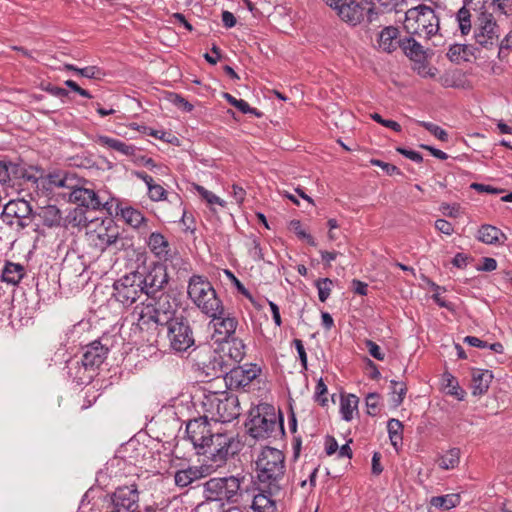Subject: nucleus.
<instances>
[{
  "mask_svg": "<svg viewBox=\"0 0 512 512\" xmlns=\"http://www.w3.org/2000/svg\"><path fill=\"white\" fill-rule=\"evenodd\" d=\"M196 365L206 376L218 378L224 376L230 389H245L260 374L256 364H246L230 368L223 356L210 346L200 347L196 353Z\"/></svg>",
  "mask_w": 512,
  "mask_h": 512,
  "instance_id": "obj_1",
  "label": "nucleus"
},
{
  "mask_svg": "<svg viewBox=\"0 0 512 512\" xmlns=\"http://www.w3.org/2000/svg\"><path fill=\"white\" fill-rule=\"evenodd\" d=\"M177 308L176 299L168 293L147 297L146 302L135 308L137 325L142 331L167 326L177 318Z\"/></svg>",
  "mask_w": 512,
  "mask_h": 512,
  "instance_id": "obj_2",
  "label": "nucleus"
},
{
  "mask_svg": "<svg viewBox=\"0 0 512 512\" xmlns=\"http://www.w3.org/2000/svg\"><path fill=\"white\" fill-rule=\"evenodd\" d=\"M257 477L261 485L267 489L268 494H278L285 479V456L282 451L265 447L256 460Z\"/></svg>",
  "mask_w": 512,
  "mask_h": 512,
  "instance_id": "obj_3",
  "label": "nucleus"
},
{
  "mask_svg": "<svg viewBox=\"0 0 512 512\" xmlns=\"http://www.w3.org/2000/svg\"><path fill=\"white\" fill-rule=\"evenodd\" d=\"M245 481L246 475L242 473L210 478L203 484L204 497L209 502H219L221 506L238 504L243 497Z\"/></svg>",
  "mask_w": 512,
  "mask_h": 512,
  "instance_id": "obj_4",
  "label": "nucleus"
},
{
  "mask_svg": "<svg viewBox=\"0 0 512 512\" xmlns=\"http://www.w3.org/2000/svg\"><path fill=\"white\" fill-rule=\"evenodd\" d=\"M187 294L205 316L215 317L221 312L223 302L207 277L192 275L188 281Z\"/></svg>",
  "mask_w": 512,
  "mask_h": 512,
  "instance_id": "obj_5",
  "label": "nucleus"
},
{
  "mask_svg": "<svg viewBox=\"0 0 512 512\" xmlns=\"http://www.w3.org/2000/svg\"><path fill=\"white\" fill-rule=\"evenodd\" d=\"M404 29L409 35L428 40L439 32L440 19L432 7L420 4L405 12Z\"/></svg>",
  "mask_w": 512,
  "mask_h": 512,
  "instance_id": "obj_6",
  "label": "nucleus"
},
{
  "mask_svg": "<svg viewBox=\"0 0 512 512\" xmlns=\"http://www.w3.org/2000/svg\"><path fill=\"white\" fill-rule=\"evenodd\" d=\"M108 352V347L99 340L86 345L81 360L69 367V373L73 376L74 381L79 385L89 383L93 379L96 369L107 358Z\"/></svg>",
  "mask_w": 512,
  "mask_h": 512,
  "instance_id": "obj_7",
  "label": "nucleus"
},
{
  "mask_svg": "<svg viewBox=\"0 0 512 512\" xmlns=\"http://www.w3.org/2000/svg\"><path fill=\"white\" fill-rule=\"evenodd\" d=\"M202 406L205 415L210 416L211 420L215 422L228 423L240 414L237 397L225 391L204 393Z\"/></svg>",
  "mask_w": 512,
  "mask_h": 512,
  "instance_id": "obj_8",
  "label": "nucleus"
},
{
  "mask_svg": "<svg viewBox=\"0 0 512 512\" xmlns=\"http://www.w3.org/2000/svg\"><path fill=\"white\" fill-rule=\"evenodd\" d=\"M242 443L232 433L216 431L199 455H205L215 467H221L240 452Z\"/></svg>",
  "mask_w": 512,
  "mask_h": 512,
  "instance_id": "obj_9",
  "label": "nucleus"
},
{
  "mask_svg": "<svg viewBox=\"0 0 512 512\" xmlns=\"http://www.w3.org/2000/svg\"><path fill=\"white\" fill-rule=\"evenodd\" d=\"M136 268L144 294L147 297H153L163 291L169 282L167 268L164 264L157 261H147V257L142 255L137 260L140 261Z\"/></svg>",
  "mask_w": 512,
  "mask_h": 512,
  "instance_id": "obj_10",
  "label": "nucleus"
},
{
  "mask_svg": "<svg viewBox=\"0 0 512 512\" xmlns=\"http://www.w3.org/2000/svg\"><path fill=\"white\" fill-rule=\"evenodd\" d=\"M280 425L273 406L269 404H261L252 409L246 423L249 435L255 439L269 438Z\"/></svg>",
  "mask_w": 512,
  "mask_h": 512,
  "instance_id": "obj_11",
  "label": "nucleus"
},
{
  "mask_svg": "<svg viewBox=\"0 0 512 512\" xmlns=\"http://www.w3.org/2000/svg\"><path fill=\"white\" fill-rule=\"evenodd\" d=\"M474 39L476 44L485 49L497 47L500 39V27L493 12L482 7L475 21Z\"/></svg>",
  "mask_w": 512,
  "mask_h": 512,
  "instance_id": "obj_12",
  "label": "nucleus"
},
{
  "mask_svg": "<svg viewBox=\"0 0 512 512\" xmlns=\"http://www.w3.org/2000/svg\"><path fill=\"white\" fill-rule=\"evenodd\" d=\"M167 327V338L170 348L178 353L186 352L195 343L193 330L189 320L180 314Z\"/></svg>",
  "mask_w": 512,
  "mask_h": 512,
  "instance_id": "obj_13",
  "label": "nucleus"
},
{
  "mask_svg": "<svg viewBox=\"0 0 512 512\" xmlns=\"http://www.w3.org/2000/svg\"><path fill=\"white\" fill-rule=\"evenodd\" d=\"M142 294H144L143 286L136 271L123 275L113 284V296L124 306H131Z\"/></svg>",
  "mask_w": 512,
  "mask_h": 512,
  "instance_id": "obj_14",
  "label": "nucleus"
},
{
  "mask_svg": "<svg viewBox=\"0 0 512 512\" xmlns=\"http://www.w3.org/2000/svg\"><path fill=\"white\" fill-rule=\"evenodd\" d=\"M69 200L89 210H109L111 196L106 191H95L85 187H74L69 194Z\"/></svg>",
  "mask_w": 512,
  "mask_h": 512,
  "instance_id": "obj_15",
  "label": "nucleus"
},
{
  "mask_svg": "<svg viewBox=\"0 0 512 512\" xmlns=\"http://www.w3.org/2000/svg\"><path fill=\"white\" fill-rule=\"evenodd\" d=\"M335 11L337 16L346 24L355 27L365 16V8L358 0H324Z\"/></svg>",
  "mask_w": 512,
  "mask_h": 512,
  "instance_id": "obj_16",
  "label": "nucleus"
},
{
  "mask_svg": "<svg viewBox=\"0 0 512 512\" xmlns=\"http://www.w3.org/2000/svg\"><path fill=\"white\" fill-rule=\"evenodd\" d=\"M32 215V207L30 203L24 199L9 201L3 208L1 219L7 225H17L25 228L29 225Z\"/></svg>",
  "mask_w": 512,
  "mask_h": 512,
  "instance_id": "obj_17",
  "label": "nucleus"
},
{
  "mask_svg": "<svg viewBox=\"0 0 512 512\" xmlns=\"http://www.w3.org/2000/svg\"><path fill=\"white\" fill-rule=\"evenodd\" d=\"M214 433L208 415L192 419L186 425L187 437L197 450V454H200Z\"/></svg>",
  "mask_w": 512,
  "mask_h": 512,
  "instance_id": "obj_18",
  "label": "nucleus"
},
{
  "mask_svg": "<svg viewBox=\"0 0 512 512\" xmlns=\"http://www.w3.org/2000/svg\"><path fill=\"white\" fill-rule=\"evenodd\" d=\"M112 508L116 512H137L139 492L136 485L118 487L111 495Z\"/></svg>",
  "mask_w": 512,
  "mask_h": 512,
  "instance_id": "obj_19",
  "label": "nucleus"
},
{
  "mask_svg": "<svg viewBox=\"0 0 512 512\" xmlns=\"http://www.w3.org/2000/svg\"><path fill=\"white\" fill-rule=\"evenodd\" d=\"M210 318V324L214 329L213 336L217 342H222L234 337L238 326V320L231 313L225 311L224 305L218 315Z\"/></svg>",
  "mask_w": 512,
  "mask_h": 512,
  "instance_id": "obj_20",
  "label": "nucleus"
},
{
  "mask_svg": "<svg viewBox=\"0 0 512 512\" xmlns=\"http://www.w3.org/2000/svg\"><path fill=\"white\" fill-rule=\"evenodd\" d=\"M26 179L32 183H37L38 178L30 174L24 165L20 162L9 160H0V183L9 184L12 179Z\"/></svg>",
  "mask_w": 512,
  "mask_h": 512,
  "instance_id": "obj_21",
  "label": "nucleus"
},
{
  "mask_svg": "<svg viewBox=\"0 0 512 512\" xmlns=\"http://www.w3.org/2000/svg\"><path fill=\"white\" fill-rule=\"evenodd\" d=\"M94 245L102 252L112 246L120 250L123 248V239L120 237L117 227L110 225L97 231Z\"/></svg>",
  "mask_w": 512,
  "mask_h": 512,
  "instance_id": "obj_22",
  "label": "nucleus"
},
{
  "mask_svg": "<svg viewBox=\"0 0 512 512\" xmlns=\"http://www.w3.org/2000/svg\"><path fill=\"white\" fill-rule=\"evenodd\" d=\"M208 474V469L203 466H188L184 469H179L174 474V483L178 488H186L192 483Z\"/></svg>",
  "mask_w": 512,
  "mask_h": 512,
  "instance_id": "obj_23",
  "label": "nucleus"
},
{
  "mask_svg": "<svg viewBox=\"0 0 512 512\" xmlns=\"http://www.w3.org/2000/svg\"><path fill=\"white\" fill-rule=\"evenodd\" d=\"M116 215L133 229H141L142 227L147 226L148 219L140 210L132 206L117 204Z\"/></svg>",
  "mask_w": 512,
  "mask_h": 512,
  "instance_id": "obj_24",
  "label": "nucleus"
},
{
  "mask_svg": "<svg viewBox=\"0 0 512 512\" xmlns=\"http://www.w3.org/2000/svg\"><path fill=\"white\" fill-rule=\"evenodd\" d=\"M150 251L159 259L167 261L171 258L170 243L165 236L159 232H153L148 238Z\"/></svg>",
  "mask_w": 512,
  "mask_h": 512,
  "instance_id": "obj_25",
  "label": "nucleus"
},
{
  "mask_svg": "<svg viewBox=\"0 0 512 512\" xmlns=\"http://www.w3.org/2000/svg\"><path fill=\"white\" fill-rule=\"evenodd\" d=\"M477 239L488 245H503L507 240V236L499 228L484 224L478 230Z\"/></svg>",
  "mask_w": 512,
  "mask_h": 512,
  "instance_id": "obj_26",
  "label": "nucleus"
},
{
  "mask_svg": "<svg viewBox=\"0 0 512 512\" xmlns=\"http://www.w3.org/2000/svg\"><path fill=\"white\" fill-rule=\"evenodd\" d=\"M493 374L490 370L474 369L472 372L471 389L474 396L485 394L492 382Z\"/></svg>",
  "mask_w": 512,
  "mask_h": 512,
  "instance_id": "obj_27",
  "label": "nucleus"
},
{
  "mask_svg": "<svg viewBox=\"0 0 512 512\" xmlns=\"http://www.w3.org/2000/svg\"><path fill=\"white\" fill-rule=\"evenodd\" d=\"M36 215L40 218L45 227H61L63 224L62 212L56 205L40 207Z\"/></svg>",
  "mask_w": 512,
  "mask_h": 512,
  "instance_id": "obj_28",
  "label": "nucleus"
},
{
  "mask_svg": "<svg viewBox=\"0 0 512 512\" xmlns=\"http://www.w3.org/2000/svg\"><path fill=\"white\" fill-rule=\"evenodd\" d=\"M414 35H409L399 41V45L405 55L414 61H422L425 58V50L423 46L417 42Z\"/></svg>",
  "mask_w": 512,
  "mask_h": 512,
  "instance_id": "obj_29",
  "label": "nucleus"
},
{
  "mask_svg": "<svg viewBox=\"0 0 512 512\" xmlns=\"http://www.w3.org/2000/svg\"><path fill=\"white\" fill-rule=\"evenodd\" d=\"M96 141L99 145L118 151L126 156H132L136 151L135 146L126 144L119 139L111 138L106 135H99Z\"/></svg>",
  "mask_w": 512,
  "mask_h": 512,
  "instance_id": "obj_30",
  "label": "nucleus"
},
{
  "mask_svg": "<svg viewBox=\"0 0 512 512\" xmlns=\"http://www.w3.org/2000/svg\"><path fill=\"white\" fill-rule=\"evenodd\" d=\"M475 48L465 44H454L451 45L447 57L452 62L470 61V58L474 56Z\"/></svg>",
  "mask_w": 512,
  "mask_h": 512,
  "instance_id": "obj_31",
  "label": "nucleus"
},
{
  "mask_svg": "<svg viewBox=\"0 0 512 512\" xmlns=\"http://www.w3.org/2000/svg\"><path fill=\"white\" fill-rule=\"evenodd\" d=\"M272 495H267L260 492L253 497L252 506L254 512H276L277 507L275 501L271 498Z\"/></svg>",
  "mask_w": 512,
  "mask_h": 512,
  "instance_id": "obj_32",
  "label": "nucleus"
},
{
  "mask_svg": "<svg viewBox=\"0 0 512 512\" xmlns=\"http://www.w3.org/2000/svg\"><path fill=\"white\" fill-rule=\"evenodd\" d=\"M224 341L227 345V347L223 348V350L226 352V355L235 363H239L245 355V345L242 340L232 337Z\"/></svg>",
  "mask_w": 512,
  "mask_h": 512,
  "instance_id": "obj_33",
  "label": "nucleus"
},
{
  "mask_svg": "<svg viewBox=\"0 0 512 512\" xmlns=\"http://www.w3.org/2000/svg\"><path fill=\"white\" fill-rule=\"evenodd\" d=\"M23 267L20 264L8 262L3 269L2 279L10 284H17L23 278Z\"/></svg>",
  "mask_w": 512,
  "mask_h": 512,
  "instance_id": "obj_34",
  "label": "nucleus"
},
{
  "mask_svg": "<svg viewBox=\"0 0 512 512\" xmlns=\"http://www.w3.org/2000/svg\"><path fill=\"white\" fill-rule=\"evenodd\" d=\"M387 430L391 444L395 449L402 445L403 424L398 419H390L387 423Z\"/></svg>",
  "mask_w": 512,
  "mask_h": 512,
  "instance_id": "obj_35",
  "label": "nucleus"
},
{
  "mask_svg": "<svg viewBox=\"0 0 512 512\" xmlns=\"http://www.w3.org/2000/svg\"><path fill=\"white\" fill-rule=\"evenodd\" d=\"M460 503L459 494H447L442 496H434L430 500V504L438 509L449 510L456 507Z\"/></svg>",
  "mask_w": 512,
  "mask_h": 512,
  "instance_id": "obj_36",
  "label": "nucleus"
},
{
  "mask_svg": "<svg viewBox=\"0 0 512 512\" xmlns=\"http://www.w3.org/2000/svg\"><path fill=\"white\" fill-rule=\"evenodd\" d=\"M358 402V397L353 394L341 398L340 412L345 421L353 419V413L357 409Z\"/></svg>",
  "mask_w": 512,
  "mask_h": 512,
  "instance_id": "obj_37",
  "label": "nucleus"
},
{
  "mask_svg": "<svg viewBox=\"0 0 512 512\" xmlns=\"http://www.w3.org/2000/svg\"><path fill=\"white\" fill-rule=\"evenodd\" d=\"M87 218L84 216L82 209L75 208L69 212L66 217H63V224L61 227H80L85 226Z\"/></svg>",
  "mask_w": 512,
  "mask_h": 512,
  "instance_id": "obj_38",
  "label": "nucleus"
},
{
  "mask_svg": "<svg viewBox=\"0 0 512 512\" xmlns=\"http://www.w3.org/2000/svg\"><path fill=\"white\" fill-rule=\"evenodd\" d=\"M398 34V30L394 27H386L384 28L379 37L380 46L388 52H391L395 49L394 40L396 39Z\"/></svg>",
  "mask_w": 512,
  "mask_h": 512,
  "instance_id": "obj_39",
  "label": "nucleus"
},
{
  "mask_svg": "<svg viewBox=\"0 0 512 512\" xmlns=\"http://www.w3.org/2000/svg\"><path fill=\"white\" fill-rule=\"evenodd\" d=\"M390 384H391V403H392L393 407H398L402 404V402L405 398V395L407 392V387L404 382H400V381H396V380H391Z\"/></svg>",
  "mask_w": 512,
  "mask_h": 512,
  "instance_id": "obj_40",
  "label": "nucleus"
},
{
  "mask_svg": "<svg viewBox=\"0 0 512 512\" xmlns=\"http://www.w3.org/2000/svg\"><path fill=\"white\" fill-rule=\"evenodd\" d=\"M460 462V449L452 448L443 455L439 462V467L445 470L453 469Z\"/></svg>",
  "mask_w": 512,
  "mask_h": 512,
  "instance_id": "obj_41",
  "label": "nucleus"
},
{
  "mask_svg": "<svg viewBox=\"0 0 512 512\" xmlns=\"http://www.w3.org/2000/svg\"><path fill=\"white\" fill-rule=\"evenodd\" d=\"M456 19L462 35H467L471 31V13L463 6L457 12Z\"/></svg>",
  "mask_w": 512,
  "mask_h": 512,
  "instance_id": "obj_42",
  "label": "nucleus"
},
{
  "mask_svg": "<svg viewBox=\"0 0 512 512\" xmlns=\"http://www.w3.org/2000/svg\"><path fill=\"white\" fill-rule=\"evenodd\" d=\"M224 98L234 107H236L240 112L244 114H254L256 116H260V113L257 112L256 108H251L250 105L243 99H237L229 93H224Z\"/></svg>",
  "mask_w": 512,
  "mask_h": 512,
  "instance_id": "obj_43",
  "label": "nucleus"
},
{
  "mask_svg": "<svg viewBox=\"0 0 512 512\" xmlns=\"http://www.w3.org/2000/svg\"><path fill=\"white\" fill-rule=\"evenodd\" d=\"M382 13L401 12L406 4L405 0H375Z\"/></svg>",
  "mask_w": 512,
  "mask_h": 512,
  "instance_id": "obj_44",
  "label": "nucleus"
},
{
  "mask_svg": "<svg viewBox=\"0 0 512 512\" xmlns=\"http://www.w3.org/2000/svg\"><path fill=\"white\" fill-rule=\"evenodd\" d=\"M318 290V297L321 302H325L331 293L333 281L330 278H319L315 281Z\"/></svg>",
  "mask_w": 512,
  "mask_h": 512,
  "instance_id": "obj_45",
  "label": "nucleus"
},
{
  "mask_svg": "<svg viewBox=\"0 0 512 512\" xmlns=\"http://www.w3.org/2000/svg\"><path fill=\"white\" fill-rule=\"evenodd\" d=\"M289 229L293 231L299 239L305 240L311 246H316L314 238L303 229L299 220L290 221Z\"/></svg>",
  "mask_w": 512,
  "mask_h": 512,
  "instance_id": "obj_46",
  "label": "nucleus"
},
{
  "mask_svg": "<svg viewBox=\"0 0 512 512\" xmlns=\"http://www.w3.org/2000/svg\"><path fill=\"white\" fill-rule=\"evenodd\" d=\"M195 190L198 192V194L210 205H220L224 206L225 201H223L221 198H219L217 195H215L213 192L207 190L201 185H195Z\"/></svg>",
  "mask_w": 512,
  "mask_h": 512,
  "instance_id": "obj_47",
  "label": "nucleus"
},
{
  "mask_svg": "<svg viewBox=\"0 0 512 512\" xmlns=\"http://www.w3.org/2000/svg\"><path fill=\"white\" fill-rule=\"evenodd\" d=\"M418 124L424 127L427 131L433 134L436 138L441 141H448V133L440 126L426 121H418Z\"/></svg>",
  "mask_w": 512,
  "mask_h": 512,
  "instance_id": "obj_48",
  "label": "nucleus"
},
{
  "mask_svg": "<svg viewBox=\"0 0 512 512\" xmlns=\"http://www.w3.org/2000/svg\"><path fill=\"white\" fill-rule=\"evenodd\" d=\"M494 12L509 16L512 14V0H492L490 6Z\"/></svg>",
  "mask_w": 512,
  "mask_h": 512,
  "instance_id": "obj_49",
  "label": "nucleus"
},
{
  "mask_svg": "<svg viewBox=\"0 0 512 512\" xmlns=\"http://www.w3.org/2000/svg\"><path fill=\"white\" fill-rule=\"evenodd\" d=\"M166 195L167 191L159 184L154 183L148 189V196L154 202L166 199Z\"/></svg>",
  "mask_w": 512,
  "mask_h": 512,
  "instance_id": "obj_50",
  "label": "nucleus"
},
{
  "mask_svg": "<svg viewBox=\"0 0 512 512\" xmlns=\"http://www.w3.org/2000/svg\"><path fill=\"white\" fill-rule=\"evenodd\" d=\"M227 278L233 283L239 293H241L246 298L252 300V296L249 291L245 288V286L241 283V281L228 269L224 270Z\"/></svg>",
  "mask_w": 512,
  "mask_h": 512,
  "instance_id": "obj_51",
  "label": "nucleus"
},
{
  "mask_svg": "<svg viewBox=\"0 0 512 512\" xmlns=\"http://www.w3.org/2000/svg\"><path fill=\"white\" fill-rule=\"evenodd\" d=\"M169 99L174 105H176L178 108L185 112H191L194 108V106L190 102H188L179 94L172 93L170 94Z\"/></svg>",
  "mask_w": 512,
  "mask_h": 512,
  "instance_id": "obj_52",
  "label": "nucleus"
},
{
  "mask_svg": "<svg viewBox=\"0 0 512 512\" xmlns=\"http://www.w3.org/2000/svg\"><path fill=\"white\" fill-rule=\"evenodd\" d=\"M327 394V386L323 382L322 379H320L315 387V400L322 406L326 405L328 402L327 397L325 395Z\"/></svg>",
  "mask_w": 512,
  "mask_h": 512,
  "instance_id": "obj_53",
  "label": "nucleus"
},
{
  "mask_svg": "<svg viewBox=\"0 0 512 512\" xmlns=\"http://www.w3.org/2000/svg\"><path fill=\"white\" fill-rule=\"evenodd\" d=\"M370 163L373 165V166H378L380 168H382L386 174L388 175H394V174H398L400 175L401 172L399 170V168L393 164H390V163H387V162H384L382 160H379V159H371Z\"/></svg>",
  "mask_w": 512,
  "mask_h": 512,
  "instance_id": "obj_54",
  "label": "nucleus"
},
{
  "mask_svg": "<svg viewBox=\"0 0 512 512\" xmlns=\"http://www.w3.org/2000/svg\"><path fill=\"white\" fill-rule=\"evenodd\" d=\"M379 394L377 393H369L366 397V406L368 409L369 415H376L378 412V404H379Z\"/></svg>",
  "mask_w": 512,
  "mask_h": 512,
  "instance_id": "obj_55",
  "label": "nucleus"
},
{
  "mask_svg": "<svg viewBox=\"0 0 512 512\" xmlns=\"http://www.w3.org/2000/svg\"><path fill=\"white\" fill-rule=\"evenodd\" d=\"M365 346L368 349V352L372 357H374L375 359H377L379 361L384 360L385 354L382 352L380 346L377 345L374 341L369 340V339L365 340Z\"/></svg>",
  "mask_w": 512,
  "mask_h": 512,
  "instance_id": "obj_56",
  "label": "nucleus"
},
{
  "mask_svg": "<svg viewBox=\"0 0 512 512\" xmlns=\"http://www.w3.org/2000/svg\"><path fill=\"white\" fill-rule=\"evenodd\" d=\"M447 386L451 388L449 393L454 395L457 399L462 400L464 397V391L459 387L458 382L451 374H447Z\"/></svg>",
  "mask_w": 512,
  "mask_h": 512,
  "instance_id": "obj_57",
  "label": "nucleus"
},
{
  "mask_svg": "<svg viewBox=\"0 0 512 512\" xmlns=\"http://www.w3.org/2000/svg\"><path fill=\"white\" fill-rule=\"evenodd\" d=\"M470 188L479 192V193H490V194H501L504 192V189L502 188H495L491 185H486L482 183H472L470 185Z\"/></svg>",
  "mask_w": 512,
  "mask_h": 512,
  "instance_id": "obj_58",
  "label": "nucleus"
},
{
  "mask_svg": "<svg viewBox=\"0 0 512 512\" xmlns=\"http://www.w3.org/2000/svg\"><path fill=\"white\" fill-rule=\"evenodd\" d=\"M77 73L82 77L89 79L98 78L101 74L100 69L96 66H87L84 68H79V70H77Z\"/></svg>",
  "mask_w": 512,
  "mask_h": 512,
  "instance_id": "obj_59",
  "label": "nucleus"
},
{
  "mask_svg": "<svg viewBox=\"0 0 512 512\" xmlns=\"http://www.w3.org/2000/svg\"><path fill=\"white\" fill-rule=\"evenodd\" d=\"M293 345L295 346L297 353L299 355L302 368L307 369V354H306L302 340L294 339Z\"/></svg>",
  "mask_w": 512,
  "mask_h": 512,
  "instance_id": "obj_60",
  "label": "nucleus"
},
{
  "mask_svg": "<svg viewBox=\"0 0 512 512\" xmlns=\"http://www.w3.org/2000/svg\"><path fill=\"white\" fill-rule=\"evenodd\" d=\"M397 152H399L401 155L405 156L406 158L416 162L421 163L423 161L422 155L414 150H408L406 148L399 147L396 149Z\"/></svg>",
  "mask_w": 512,
  "mask_h": 512,
  "instance_id": "obj_61",
  "label": "nucleus"
},
{
  "mask_svg": "<svg viewBox=\"0 0 512 512\" xmlns=\"http://www.w3.org/2000/svg\"><path fill=\"white\" fill-rule=\"evenodd\" d=\"M435 228L445 235H451L454 232L452 224L445 219H437Z\"/></svg>",
  "mask_w": 512,
  "mask_h": 512,
  "instance_id": "obj_62",
  "label": "nucleus"
},
{
  "mask_svg": "<svg viewBox=\"0 0 512 512\" xmlns=\"http://www.w3.org/2000/svg\"><path fill=\"white\" fill-rule=\"evenodd\" d=\"M231 194L238 204H242L245 200L246 191L241 186L233 184Z\"/></svg>",
  "mask_w": 512,
  "mask_h": 512,
  "instance_id": "obj_63",
  "label": "nucleus"
},
{
  "mask_svg": "<svg viewBox=\"0 0 512 512\" xmlns=\"http://www.w3.org/2000/svg\"><path fill=\"white\" fill-rule=\"evenodd\" d=\"M339 449L336 439L332 436H327L325 439V451L327 455L336 453Z\"/></svg>",
  "mask_w": 512,
  "mask_h": 512,
  "instance_id": "obj_64",
  "label": "nucleus"
}]
</instances>
